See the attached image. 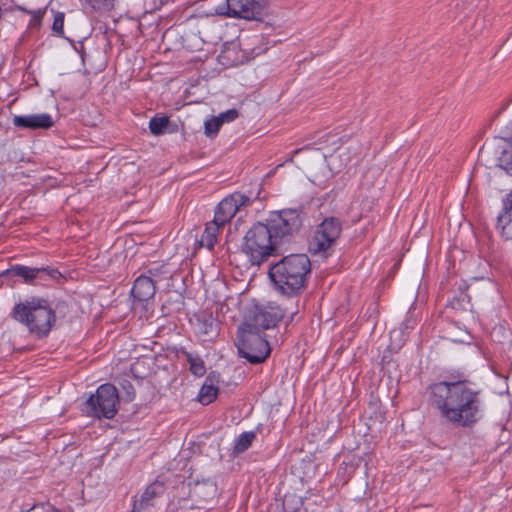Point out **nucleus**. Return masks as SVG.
<instances>
[{
	"mask_svg": "<svg viewBox=\"0 0 512 512\" xmlns=\"http://www.w3.org/2000/svg\"><path fill=\"white\" fill-rule=\"evenodd\" d=\"M255 437L256 434L253 431H246L241 433L235 440L233 453L240 454L245 452L252 445Z\"/></svg>",
	"mask_w": 512,
	"mask_h": 512,
	"instance_id": "412c9836",
	"label": "nucleus"
},
{
	"mask_svg": "<svg viewBox=\"0 0 512 512\" xmlns=\"http://www.w3.org/2000/svg\"><path fill=\"white\" fill-rule=\"evenodd\" d=\"M41 19H42V12L41 11H37L35 13V15H34V20L40 22Z\"/></svg>",
	"mask_w": 512,
	"mask_h": 512,
	"instance_id": "473e14b6",
	"label": "nucleus"
},
{
	"mask_svg": "<svg viewBox=\"0 0 512 512\" xmlns=\"http://www.w3.org/2000/svg\"><path fill=\"white\" fill-rule=\"evenodd\" d=\"M499 148L501 152L498 157V166L512 176V145L502 142Z\"/></svg>",
	"mask_w": 512,
	"mask_h": 512,
	"instance_id": "aec40b11",
	"label": "nucleus"
},
{
	"mask_svg": "<svg viewBox=\"0 0 512 512\" xmlns=\"http://www.w3.org/2000/svg\"><path fill=\"white\" fill-rule=\"evenodd\" d=\"M119 399L120 395L114 385L109 383L102 384L97 388L96 393L91 395L85 403L88 414L97 418L112 419L117 414Z\"/></svg>",
	"mask_w": 512,
	"mask_h": 512,
	"instance_id": "0eeeda50",
	"label": "nucleus"
},
{
	"mask_svg": "<svg viewBox=\"0 0 512 512\" xmlns=\"http://www.w3.org/2000/svg\"><path fill=\"white\" fill-rule=\"evenodd\" d=\"M82 5L89 7L92 11H111L114 8L115 0H79Z\"/></svg>",
	"mask_w": 512,
	"mask_h": 512,
	"instance_id": "5701e85b",
	"label": "nucleus"
},
{
	"mask_svg": "<svg viewBox=\"0 0 512 512\" xmlns=\"http://www.w3.org/2000/svg\"><path fill=\"white\" fill-rule=\"evenodd\" d=\"M236 345L239 355L252 364L264 362L271 352L265 335L242 330L241 326L238 327Z\"/></svg>",
	"mask_w": 512,
	"mask_h": 512,
	"instance_id": "423d86ee",
	"label": "nucleus"
},
{
	"mask_svg": "<svg viewBox=\"0 0 512 512\" xmlns=\"http://www.w3.org/2000/svg\"><path fill=\"white\" fill-rule=\"evenodd\" d=\"M11 317L39 338L47 336L56 321L55 311L42 298L16 304L11 311Z\"/></svg>",
	"mask_w": 512,
	"mask_h": 512,
	"instance_id": "7ed1b4c3",
	"label": "nucleus"
},
{
	"mask_svg": "<svg viewBox=\"0 0 512 512\" xmlns=\"http://www.w3.org/2000/svg\"><path fill=\"white\" fill-rule=\"evenodd\" d=\"M194 494L207 501L212 499L216 494V485L211 481L197 483L193 490Z\"/></svg>",
	"mask_w": 512,
	"mask_h": 512,
	"instance_id": "4be33fe9",
	"label": "nucleus"
},
{
	"mask_svg": "<svg viewBox=\"0 0 512 512\" xmlns=\"http://www.w3.org/2000/svg\"><path fill=\"white\" fill-rule=\"evenodd\" d=\"M500 139L503 143L512 145V118L501 128Z\"/></svg>",
	"mask_w": 512,
	"mask_h": 512,
	"instance_id": "bb28decb",
	"label": "nucleus"
},
{
	"mask_svg": "<svg viewBox=\"0 0 512 512\" xmlns=\"http://www.w3.org/2000/svg\"><path fill=\"white\" fill-rule=\"evenodd\" d=\"M497 228L505 239H512V190L503 199V211L497 217Z\"/></svg>",
	"mask_w": 512,
	"mask_h": 512,
	"instance_id": "2eb2a0df",
	"label": "nucleus"
},
{
	"mask_svg": "<svg viewBox=\"0 0 512 512\" xmlns=\"http://www.w3.org/2000/svg\"><path fill=\"white\" fill-rule=\"evenodd\" d=\"M342 225L338 218H325L318 226L309 242L312 253H325L339 238Z\"/></svg>",
	"mask_w": 512,
	"mask_h": 512,
	"instance_id": "9b49d317",
	"label": "nucleus"
},
{
	"mask_svg": "<svg viewBox=\"0 0 512 512\" xmlns=\"http://www.w3.org/2000/svg\"><path fill=\"white\" fill-rule=\"evenodd\" d=\"M137 368H138V363H135V364L131 365L130 371L135 379L141 380L142 377L137 375Z\"/></svg>",
	"mask_w": 512,
	"mask_h": 512,
	"instance_id": "2f4dec72",
	"label": "nucleus"
},
{
	"mask_svg": "<svg viewBox=\"0 0 512 512\" xmlns=\"http://www.w3.org/2000/svg\"><path fill=\"white\" fill-rule=\"evenodd\" d=\"M239 116V112L237 109L232 108L229 109L219 115V118L221 119L222 123L224 122H231L237 119Z\"/></svg>",
	"mask_w": 512,
	"mask_h": 512,
	"instance_id": "c756f323",
	"label": "nucleus"
},
{
	"mask_svg": "<svg viewBox=\"0 0 512 512\" xmlns=\"http://www.w3.org/2000/svg\"><path fill=\"white\" fill-rule=\"evenodd\" d=\"M214 327H216L215 321L210 316L204 320V328L202 330V333H204V334L212 333L214 331Z\"/></svg>",
	"mask_w": 512,
	"mask_h": 512,
	"instance_id": "7c9ffc66",
	"label": "nucleus"
},
{
	"mask_svg": "<svg viewBox=\"0 0 512 512\" xmlns=\"http://www.w3.org/2000/svg\"><path fill=\"white\" fill-rule=\"evenodd\" d=\"M226 15L245 20H261L267 12L268 0H226Z\"/></svg>",
	"mask_w": 512,
	"mask_h": 512,
	"instance_id": "f8f14e48",
	"label": "nucleus"
},
{
	"mask_svg": "<svg viewBox=\"0 0 512 512\" xmlns=\"http://www.w3.org/2000/svg\"><path fill=\"white\" fill-rule=\"evenodd\" d=\"M26 512H61L59 509L51 505L50 503H39L32 506Z\"/></svg>",
	"mask_w": 512,
	"mask_h": 512,
	"instance_id": "c85d7f7f",
	"label": "nucleus"
},
{
	"mask_svg": "<svg viewBox=\"0 0 512 512\" xmlns=\"http://www.w3.org/2000/svg\"><path fill=\"white\" fill-rule=\"evenodd\" d=\"M218 394V387L213 383V375L210 373L198 394V401L203 405L212 403Z\"/></svg>",
	"mask_w": 512,
	"mask_h": 512,
	"instance_id": "f3484780",
	"label": "nucleus"
},
{
	"mask_svg": "<svg viewBox=\"0 0 512 512\" xmlns=\"http://www.w3.org/2000/svg\"><path fill=\"white\" fill-rule=\"evenodd\" d=\"M169 124V118L166 116L163 117H153L149 122V129L153 135H161L164 133L165 129Z\"/></svg>",
	"mask_w": 512,
	"mask_h": 512,
	"instance_id": "b1692460",
	"label": "nucleus"
},
{
	"mask_svg": "<svg viewBox=\"0 0 512 512\" xmlns=\"http://www.w3.org/2000/svg\"><path fill=\"white\" fill-rule=\"evenodd\" d=\"M64 17L62 12H58L54 16L52 30L58 35H63L64 33Z\"/></svg>",
	"mask_w": 512,
	"mask_h": 512,
	"instance_id": "cd10ccee",
	"label": "nucleus"
},
{
	"mask_svg": "<svg viewBox=\"0 0 512 512\" xmlns=\"http://www.w3.org/2000/svg\"><path fill=\"white\" fill-rule=\"evenodd\" d=\"M241 247L251 264L258 266L270 256L281 252L280 246L274 243V237L267 224L262 222L254 224L246 232Z\"/></svg>",
	"mask_w": 512,
	"mask_h": 512,
	"instance_id": "20e7f679",
	"label": "nucleus"
},
{
	"mask_svg": "<svg viewBox=\"0 0 512 512\" xmlns=\"http://www.w3.org/2000/svg\"><path fill=\"white\" fill-rule=\"evenodd\" d=\"M156 292L155 282L152 278L140 275L134 281L133 287L131 289V295L138 302H147L152 299Z\"/></svg>",
	"mask_w": 512,
	"mask_h": 512,
	"instance_id": "4468645a",
	"label": "nucleus"
},
{
	"mask_svg": "<svg viewBox=\"0 0 512 512\" xmlns=\"http://www.w3.org/2000/svg\"><path fill=\"white\" fill-rule=\"evenodd\" d=\"M304 213L300 209H283L272 212L266 224L274 237V243L280 248L291 242L300 232L303 225Z\"/></svg>",
	"mask_w": 512,
	"mask_h": 512,
	"instance_id": "39448f33",
	"label": "nucleus"
},
{
	"mask_svg": "<svg viewBox=\"0 0 512 512\" xmlns=\"http://www.w3.org/2000/svg\"><path fill=\"white\" fill-rule=\"evenodd\" d=\"M311 261L306 254H290L270 265L268 275L280 293L288 296L300 294L307 286Z\"/></svg>",
	"mask_w": 512,
	"mask_h": 512,
	"instance_id": "f03ea898",
	"label": "nucleus"
},
{
	"mask_svg": "<svg viewBox=\"0 0 512 512\" xmlns=\"http://www.w3.org/2000/svg\"><path fill=\"white\" fill-rule=\"evenodd\" d=\"M261 193V185L256 184L255 187L247 193L235 192L225 197L216 206L214 220L215 223L225 225L237 212L242 208L250 206L255 200L259 199Z\"/></svg>",
	"mask_w": 512,
	"mask_h": 512,
	"instance_id": "6e6552de",
	"label": "nucleus"
},
{
	"mask_svg": "<svg viewBox=\"0 0 512 512\" xmlns=\"http://www.w3.org/2000/svg\"><path fill=\"white\" fill-rule=\"evenodd\" d=\"M190 365V372L196 377H202L206 373V366L203 359L198 355L186 350L180 352Z\"/></svg>",
	"mask_w": 512,
	"mask_h": 512,
	"instance_id": "a211bd4d",
	"label": "nucleus"
},
{
	"mask_svg": "<svg viewBox=\"0 0 512 512\" xmlns=\"http://www.w3.org/2000/svg\"><path fill=\"white\" fill-rule=\"evenodd\" d=\"M428 392L431 405L456 427L470 428L482 418L480 391L469 387L467 380L437 382Z\"/></svg>",
	"mask_w": 512,
	"mask_h": 512,
	"instance_id": "f257e3e1",
	"label": "nucleus"
},
{
	"mask_svg": "<svg viewBox=\"0 0 512 512\" xmlns=\"http://www.w3.org/2000/svg\"><path fill=\"white\" fill-rule=\"evenodd\" d=\"M222 121L218 117H213L207 121H205V135L208 137H213L217 135L220 127L222 126Z\"/></svg>",
	"mask_w": 512,
	"mask_h": 512,
	"instance_id": "a878e982",
	"label": "nucleus"
},
{
	"mask_svg": "<svg viewBox=\"0 0 512 512\" xmlns=\"http://www.w3.org/2000/svg\"><path fill=\"white\" fill-rule=\"evenodd\" d=\"M3 275L20 277L27 284L40 283L49 285L51 283H61L64 280L62 273L58 269L50 266L32 268L17 264L4 271Z\"/></svg>",
	"mask_w": 512,
	"mask_h": 512,
	"instance_id": "1a4fd4ad",
	"label": "nucleus"
},
{
	"mask_svg": "<svg viewBox=\"0 0 512 512\" xmlns=\"http://www.w3.org/2000/svg\"><path fill=\"white\" fill-rule=\"evenodd\" d=\"M221 227H223V225L215 223L214 219L211 223H208L200 239L201 246L207 247L210 250L213 249L217 242V235Z\"/></svg>",
	"mask_w": 512,
	"mask_h": 512,
	"instance_id": "6ab92c4d",
	"label": "nucleus"
},
{
	"mask_svg": "<svg viewBox=\"0 0 512 512\" xmlns=\"http://www.w3.org/2000/svg\"><path fill=\"white\" fill-rule=\"evenodd\" d=\"M284 311L279 306H256L249 318L242 323L241 329L262 334L264 330L274 328L284 317Z\"/></svg>",
	"mask_w": 512,
	"mask_h": 512,
	"instance_id": "9d476101",
	"label": "nucleus"
},
{
	"mask_svg": "<svg viewBox=\"0 0 512 512\" xmlns=\"http://www.w3.org/2000/svg\"><path fill=\"white\" fill-rule=\"evenodd\" d=\"M510 112H511V111H510L509 107H507V108L503 109V110H502V111H500V112H499V114L497 115V120H498V121L500 120V117H501V114H502V113H509V114H510Z\"/></svg>",
	"mask_w": 512,
	"mask_h": 512,
	"instance_id": "72a5a7b5",
	"label": "nucleus"
},
{
	"mask_svg": "<svg viewBox=\"0 0 512 512\" xmlns=\"http://www.w3.org/2000/svg\"><path fill=\"white\" fill-rule=\"evenodd\" d=\"M118 384L121 389L122 399L126 402L133 401L135 399L136 392L132 383L127 379H121Z\"/></svg>",
	"mask_w": 512,
	"mask_h": 512,
	"instance_id": "393cba45",
	"label": "nucleus"
},
{
	"mask_svg": "<svg viewBox=\"0 0 512 512\" xmlns=\"http://www.w3.org/2000/svg\"><path fill=\"white\" fill-rule=\"evenodd\" d=\"M12 122L17 128L29 130H46L54 125V120L48 113L16 115L13 117Z\"/></svg>",
	"mask_w": 512,
	"mask_h": 512,
	"instance_id": "ddd939ff",
	"label": "nucleus"
},
{
	"mask_svg": "<svg viewBox=\"0 0 512 512\" xmlns=\"http://www.w3.org/2000/svg\"><path fill=\"white\" fill-rule=\"evenodd\" d=\"M164 491L165 486L162 482L155 481L151 483L142 493L140 499L134 502L133 512L141 511L152 506L154 504V498L161 496Z\"/></svg>",
	"mask_w": 512,
	"mask_h": 512,
	"instance_id": "dca6fc26",
	"label": "nucleus"
}]
</instances>
